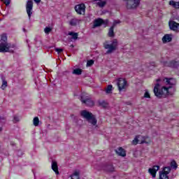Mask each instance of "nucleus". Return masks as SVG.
<instances>
[{"instance_id":"1","label":"nucleus","mask_w":179,"mask_h":179,"mask_svg":"<svg viewBox=\"0 0 179 179\" xmlns=\"http://www.w3.org/2000/svg\"><path fill=\"white\" fill-rule=\"evenodd\" d=\"M169 89H171V87H160V84L157 83L154 87V94L158 99H162L163 96H169V94H170V92H169Z\"/></svg>"},{"instance_id":"2","label":"nucleus","mask_w":179,"mask_h":179,"mask_svg":"<svg viewBox=\"0 0 179 179\" xmlns=\"http://www.w3.org/2000/svg\"><path fill=\"white\" fill-rule=\"evenodd\" d=\"M81 117L87 120V121L92 124V125H97V119L96 118V115H93V113L87 111V110H83L80 113Z\"/></svg>"},{"instance_id":"3","label":"nucleus","mask_w":179,"mask_h":179,"mask_svg":"<svg viewBox=\"0 0 179 179\" xmlns=\"http://www.w3.org/2000/svg\"><path fill=\"white\" fill-rule=\"evenodd\" d=\"M152 141L150 140V138L149 136H136L132 141L131 143L134 145H138V143H140V145H142L143 143L149 145V143H150Z\"/></svg>"},{"instance_id":"4","label":"nucleus","mask_w":179,"mask_h":179,"mask_svg":"<svg viewBox=\"0 0 179 179\" xmlns=\"http://www.w3.org/2000/svg\"><path fill=\"white\" fill-rule=\"evenodd\" d=\"M117 45L118 41H117V39H114L111 44H108V41H106L103 43V48H105V50H108L106 51V54H112V52H114V51L117 50Z\"/></svg>"},{"instance_id":"5","label":"nucleus","mask_w":179,"mask_h":179,"mask_svg":"<svg viewBox=\"0 0 179 179\" xmlns=\"http://www.w3.org/2000/svg\"><path fill=\"white\" fill-rule=\"evenodd\" d=\"M80 101L83 104H85L87 107H93L94 106V101L92 100L90 96L87 94L83 92L80 96Z\"/></svg>"},{"instance_id":"6","label":"nucleus","mask_w":179,"mask_h":179,"mask_svg":"<svg viewBox=\"0 0 179 179\" xmlns=\"http://www.w3.org/2000/svg\"><path fill=\"white\" fill-rule=\"evenodd\" d=\"M127 85H128V81L125 78H120L117 80V85L119 92H122L127 89Z\"/></svg>"},{"instance_id":"7","label":"nucleus","mask_w":179,"mask_h":179,"mask_svg":"<svg viewBox=\"0 0 179 179\" xmlns=\"http://www.w3.org/2000/svg\"><path fill=\"white\" fill-rule=\"evenodd\" d=\"M171 171L170 166L164 167L162 171H159V179H169V174Z\"/></svg>"},{"instance_id":"8","label":"nucleus","mask_w":179,"mask_h":179,"mask_svg":"<svg viewBox=\"0 0 179 179\" xmlns=\"http://www.w3.org/2000/svg\"><path fill=\"white\" fill-rule=\"evenodd\" d=\"M10 48H15V45L8 43H0V52H9Z\"/></svg>"},{"instance_id":"9","label":"nucleus","mask_w":179,"mask_h":179,"mask_svg":"<svg viewBox=\"0 0 179 179\" xmlns=\"http://www.w3.org/2000/svg\"><path fill=\"white\" fill-rule=\"evenodd\" d=\"M164 66H168V68H173V69H176L179 66V62L176 60L172 61H165L163 62Z\"/></svg>"},{"instance_id":"10","label":"nucleus","mask_w":179,"mask_h":179,"mask_svg":"<svg viewBox=\"0 0 179 179\" xmlns=\"http://www.w3.org/2000/svg\"><path fill=\"white\" fill-rule=\"evenodd\" d=\"M76 12L78 15H85L86 12V5L85 3H80L74 7Z\"/></svg>"},{"instance_id":"11","label":"nucleus","mask_w":179,"mask_h":179,"mask_svg":"<svg viewBox=\"0 0 179 179\" xmlns=\"http://www.w3.org/2000/svg\"><path fill=\"white\" fill-rule=\"evenodd\" d=\"M26 10H27V13L29 16V19H30L31 17V15H33V1L31 0H29L27 2V5H26Z\"/></svg>"},{"instance_id":"12","label":"nucleus","mask_w":179,"mask_h":179,"mask_svg":"<svg viewBox=\"0 0 179 179\" xmlns=\"http://www.w3.org/2000/svg\"><path fill=\"white\" fill-rule=\"evenodd\" d=\"M130 2L131 3V4H129V3H127V9H136V8H138V6H139L141 3V0H131Z\"/></svg>"},{"instance_id":"13","label":"nucleus","mask_w":179,"mask_h":179,"mask_svg":"<svg viewBox=\"0 0 179 179\" xmlns=\"http://www.w3.org/2000/svg\"><path fill=\"white\" fill-rule=\"evenodd\" d=\"M160 170V166L158 165L153 166L152 168L148 169V173L152 176V178H156V173Z\"/></svg>"},{"instance_id":"14","label":"nucleus","mask_w":179,"mask_h":179,"mask_svg":"<svg viewBox=\"0 0 179 179\" xmlns=\"http://www.w3.org/2000/svg\"><path fill=\"white\" fill-rule=\"evenodd\" d=\"M169 29L173 30V31H179V23L176 21L169 22Z\"/></svg>"},{"instance_id":"15","label":"nucleus","mask_w":179,"mask_h":179,"mask_svg":"<svg viewBox=\"0 0 179 179\" xmlns=\"http://www.w3.org/2000/svg\"><path fill=\"white\" fill-rule=\"evenodd\" d=\"M102 170H103V171H106L107 173H113V171L115 170V168L113 164H106L102 167Z\"/></svg>"},{"instance_id":"16","label":"nucleus","mask_w":179,"mask_h":179,"mask_svg":"<svg viewBox=\"0 0 179 179\" xmlns=\"http://www.w3.org/2000/svg\"><path fill=\"white\" fill-rule=\"evenodd\" d=\"M173 41V35L166 34L162 37V43L164 44H167V43H171Z\"/></svg>"},{"instance_id":"17","label":"nucleus","mask_w":179,"mask_h":179,"mask_svg":"<svg viewBox=\"0 0 179 179\" xmlns=\"http://www.w3.org/2000/svg\"><path fill=\"white\" fill-rule=\"evenodd\" d=\"M104 20L98 18L94 21L93 29L96 27H100V26H101V24H104Z\"/></svg>"},{"instance_id":"18","label":"nucleus","mask_w":179,"mask_h":179,"mask_svg":"<svg viewBox=\"0 0 179 179\" xmlns=\"http://www.w3.org/2000/svg\"><path fill=\"white\" fill-rule=\"evenodd\" d=\"M116 153L118 156H121L122 157L127 156V151L125 149L122 148V147H119L117 150H116Z\"/></svg>"},{"instance_id":"19","label":"nucleus","mask_w":179,"mask_h":179,"mask_svg":"<svg viewBox=\"0 0 179 179\" xmlns=\"http://www.w3.org/2000/svg\"><path fill=\"white\" fill-rule=\"evenodd\" d=\"M52 170L55 173L56 176L59 175V171L58 170V163L55 161L52 162Z\"/></svg>"},{"instance_id":"20","label":"nucleus","mask_w":179,"mask_h":179,"mask_svg":"<svg viewBox=\"0 0 179 179\" xmlns=\"http://www.w3.org/2000/svg\"><path fill=\"white\" fill-rule=\"evenodd\" d=\"M80 172L79 171H76L73 172L72 176H71V179H80Z\"/></svg>"},{"instance_id":"21","label":"nucleus","mask_w":179,"mask_h":179,"mask_svg":"<svg viewBox=\"0 0 179 179\" xmlns=\"http://www.w3.org/2000/svg\"><path fill=\"white\" fill-rule=\"evenodd\" d=\"M79 23V20L76 18H73L69 21L70 26H76Z\"/></svg>"},{"instance_id":"22","label":"nucleus","mask_w":179,"mask_h":179,"mask_svg":"<svg viewBox=\"0 0 179 179\" xmlns=\"http://www.w3.org/2000/svg\"><path fill=\"white\" fill-rule=\"evenodd\" d=\"M108 36V37H114L115 36L114 34V25L109 29Z\"/></svg>"},{"instance_id":"23","label":"nucleus","mask_w":179,"mask_h":179,"mask_svg":"<svg viewBox=\"0 0 179 179\" xmlns=\"http://www.w3.org/2000/svg\"><path fill=\"white\" fill-rule=\"evenodd\" d=\"M7 87H8V81H6V80L5 79H3L1 89L2 90H5Z\"/></svg>"},{"instance_id":"24","label":"nucleus","mask_w":179,"mask_h":179,"mask_svg":"<svg viewBox=\"0 0 179 179\" xmlns=\"http://www.w3.org/2000/svg\"><path fill=\"white\" fill-rule=\"evenodd\" d=\"M69 36H71V38L73 40H78L79 34L76 32H69Z\"/></svg>"},{"instance_id":"25","label":"nucleus","mask_w":179,"mask_h":179,"mask_svg":"<svg viewBox=\"0 0 179 179\" xmlns=\"http://www.w3.org/2000/svg\"><path fill=\"white\" fill-rule=\"evenodd\" d=\"M33 124L34 127H38V124H40V120L38 119V117H35L34 118Z\"/></svg>"},{"instance_id":"26","label":"nucleus","mask_w":179,"mask_h":179,"mask_svg":"<svg viewBox=\"0 0 179 179\" xmlns=\"http://www.w3.org/2000/svg\"><path fill=\"white\" fill-rule=\"evenodd\" d=\"M96 5L99 6V8H104L106 5H107V1H99L96 3Z\"/></svg>"},{"instance_id":"27","label":"nucleus","mask_w":179,"mask_h":179,"mask_svg":"<svg viewBox=\"0 0 179 179\" xmlns=\"http://www.w3.org/2000/svg\"><path fill=\"white\" fill-rule=\"evenodd\" d=\"M171 167L174 170H177V167H178V165L177 164V162H176V160L171 161Z\"/></svg>"},{"instance_id":"28","label":"nucleus","mask_w":179,"mask_h":179,"mask_svg":"<svg viewBox=\"0 0 179 179\" xmlns=\"http://www.w3.org/2000/svg\"><path fill=\"white\" fill-rule=\"evenodd\" d=\"M74 75H82V69H76L73 71Z\"/></svg>"},{"instance_id":"29","label":"nucleus","mask_w":179,"mask_h":179,"mask_svg":"<svg viewBox=\"0 0 179 179\" xmlns=\"http://www.w3.org/2000/svg\"><path fill=\"white\" fill-rule=\"evenodd\" d=\"M52 31V28L50 27H46L44 29V33L46 34H50V32Z\"/></svg>"},{"instance_id":"30","label":"nucleus","mask_w":179,"mask_h":179,"mask_svg":"<svg viewBox=\"0 0 179 179\" xmlns=\"http://www.w3.org/2000/svg\"><path fill=\"white\" fill-rule=\"evenodd\" d=\"M113 92V86L111 85H108L106 90V93L107 94H110Z\"/></svg>"},{"instance_id":"31","label":"nucleus","mask_w":179,"mask_h":179,"mask_svg":"<svg viewBox=\"0 0 179 179\" xmlns=\"http://www.w3.org/2000/svg\"><path fill=\"white\" fill-rule=\"evenodd\" d=\"M98 103L99 104V106H101V107H103V108H106V107H107V102H106V101H99Z\"/></svg>"},{"instance_id":"32","label":"nucleus","mask_w":179,"mask_h":179,"mask_svg":"<svg viewBox=\"0 0 179 179\" xmlns=\"http://www.w3.org/2000/svg\"><path fill=\"white\" fill-rule=\"evenodd\" d=\"M165 80L167 85H174V83H171V80H173V78H165Z\"/></svg>"},{"instance_id":"33","label":"nucleus","mask_w":179,"mask_h":179,"mask_svg":"<svg viewBox=\"0 0 179 179\" xmlns=\"http://www.w3.org/2000/svg\"><path fill=\"white\" fill-rule=\"evenodd\" d=\"M1 41H3L1 43H8V42H6V41H8V37H6V35H2L1 37Z\"/></svg>"},{"instance_id":"34","label":"nucleus","mask_w":179,"mask_h":179,"mask_svg":"<svg viewBox=\"0 0 179 179\" xmlns=\"http://www.w3.org/2000/svg\"><path fill=\"white\" fill-rule=\"evenodd\" d=\"M94 64V61L93 59L88 60L87 62V66H92Z\"/></svg>"},{"instance_id":"35","label":"nucleus","mask_w":179,"mask_h":179,"mask_svg":"<svg viewBox=\"0 0 179 179\" xmlns=\"http://www.w3.org/2000/svg\"><path fill=\"white\" fill-rule=\"evenodd\" d=\"M13 122L16 123V122H19L20 121V119L19 118V116L17 115H15L13 117Z\"/></svg>"},{"instance_id":"36","label":"nucleus","mask_w":179,"mask_h":179,"mask_svg":"<svg viewBox=\"0 0 179 179\" xmlns=\"http://www.w3.org/2000/svg\"><path fill=\"white\" fill-rule=\"evenodd\" d=\"M144 98L145 99H150V94L149 93V92L145 91V92L144 94Z\"/></svg>"},{"instance_id":"37","label":"nucleus","mask_w":179,"mask_h":179,"mask_svg":"<svg viewBox=\"0 0 179 179\" xmlns=\"http://www.w3.org/2000/svg\"><path fill=\"white\" fill-rule=\"evenodd\" d=\"M2 1L8 6L10 3V0H2Z\"/></svg>"},{"instance_id":"38","label":"nucleus","mask_w":179,"mask_h":179,"mask_svg":"<svg viewBox=\"0 0 179 179\" xmlns=\"http://www.w3.org/2000/svg\"><path fill=\"white\" fill-rule=\"evenodd\" d=\"M56 52H57L58 54H61V52H62V51H64V50L62 48H56L55 49Z\"/></svg>"},{"instance_id":"39","label":"nucleus","mask_w":179,"mask_h":179,"mask_svg":"<svg viewBox=\"0 0 179 179\" xmlns=\"http://www.w3.org/2000/svg\"><path fill=\"white\" fill-rule=\"evenodd\" d=\"M34 2H36V3H40V2H41V0H34Z\"/></svg>"},{"instance_id":"40","label":"nucleus","mask_w":179,"mask_h":179,"mask_svg":"<svg viewBox=\"0 0 179 179\" xmlns=\"http://www.w3.org/2000/svg\"><path fill=\"white\" fill-rule=\"evenodd\" d=\"M93 2H97V1H102L101 0H92Z\"/></svg>"},{"instance_id":"41","label":"nucleus","mask_w":179,"mask_h":179,"mask_svg":"<svg viewBox=\"0 0 179 179\" xmlns=\"http://www.w3.org/2000/svg\"><path fill=\"white\" fill-rule=\"evenodd\" d=\"M114 23H115V24H117L120 23V22H118V21H115Z\"/></svg>"},{"instance_id":"42","label":"nucleus","mask_w":179,"mask_h":179,"mask_svg":"<svg viewBox=\"0 0 179 179\" xmlns=\"http://www.w3.org/2000/svg\"><path fill=\"white\" fill-rule=\"evenodd\" d=\"M23 31L26 33V29L23 28Z\"/></svg>"},{"instance_id":"43","label":"nucleus","mask_w":179,"mask_h":179,"mask_svg":"<svg viewBox=\"0 0 179 179\" xmlns=\"http://www.w3.org/2000/svg\"><path fill=\"white\" fill-rule=\"evenodd\" d=\"M2 131V129L0 127V132Z\"/></svg>"},{"instance_id":"44","label":"nucleus","mask_w":179,"mask_h":179,"mask_svg":"<svg viewBox=\"0 0 179 179\" xmlns=\"http://www.w3.org/2000/svg\"><path fill=\"white\" fill-rule=\"evenodd\" d=\"M160 81V80H157V82H159Z\"/></svg>"},{"instance_id":"45","label":"nucleus","mask_w":179,"mask_h":179,"mask_svg":"<svg viewBox=\"0 0 179 179\" xmlns=\"http://www.w3.org/2000/svg\"><path fill=\"white\" fill-rule=\"evenodd\" d=\"M71 47H73V45H71Z\"/></svg>"},{"instance_id":"46","label":"nucleus","mask_w":179,"mask_h":179,"mask_svg":"<svg viewBox=\"0 0 179 179\" xmlns=\"http://www.w3.org/2000/svg\"><path fill=\"white\" fill-rule=\"evenodd\" d=\"M68 57H71V56L69 55Z\"/></svg>"},{"instance_id":"47","label":"nucleus","mask_w":179,"mask_h":179,"mask_svg":"<svg viewBox=\"0 0 179 179\" xmlns=\"http://www.w3.org/2000/svg\"><path fill=\"white\" fill-rule=\"evenodd\" d=\"M124 1H127V0H124Z\"/></svg>"}]
</instances>
